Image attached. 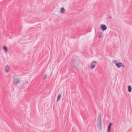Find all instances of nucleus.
I'll use <instances>...</instances> for the list:
<instances>
[{
  "instance_id": "obj_1",
  "label": "nucleus",
  "mask_w": 132,
  "mask_h": 132,
  "mask_svg": "<svg viewBox=\"0 0 132 132\" xmlns=\"http://www.w3.org/2000/svg\"><path fill=\"white\" fill-rule=\"evenodd\" d=\"M101 113L99 114L98 118V120L97 122V125L98 126L99 129L100 130H101L102 129V126L101 125Z\"/></svg>"
},
{
  "instance_id": "obj_2",
  "label": "nucleus",
  "mask_w": 132,
  "mask_h": 132,
  "mask_svg": "<svg viewBox=\"0 0 132 132\" xmlns=\"http://www.w3.org/2000/svg\"><path fill=\"white\" fill-rule=\"evenodd\" d=\"M13 83L15 85H17L20 82V79L19 78L14 77L13 80Z\"/></svg>"
},
{
  "instance_id": "obj_3",
  "label": "nucleus",
  "mask_w": 132,
  "mask_h": 132,
  "mask_svg": "<svg viewBox=\"0 0 132 132\" xmlns=\"http://www.w3.org/2000/svg\"><path fill=\"white\" fill-rule=\"evenodd\" d=\"M97 63V62L96 61H93L90 64V68L93 69H94Z\"/></svg>"
},
{
  "instance_id": "obj_4",
  "label": "nucleus",
  "mask_w": 132,
  "mask_h": 132,
  "mask_svg": "<svg viewBox=\"0 0 132 132\" xmlns=\"http://www.w3.org/2000/svg\"><path fill=\"white\" fill-rule=\"evenodd\" d=\"M116 67L118 68L121 67L125 68L124 65L122 63L120 62L116 63Z\"/></svg>"
},
{
  "instance_id": "obj_5",
  "label": "nucleus",
  "mask_w": 132,
  "mask_h": 132,
  "mask_svg": "<svg viewBox=\"0 0 132 132\" xmlns=\"http://www.w3.org/2000/svg\"><path fill=\"white\" fill-rule=\"evenodd\" d=\"M101 29L103 30H105L107 29V27L105 25L101 24Z\"/></svg>"
},
{
  "instance_id": "obj_6",
  "label": "nucleus",
  "mask_w": 132,
  "mask_h": 132,
  "mask_svg": "<svg viewBox=\"0 0 132 132\" xmlns=\"http://www.w3.org/2000/svg\"><path fill=\"white\" fill-rule=\"evenodd\" d=\"M9 67L8 65H7L6 66L5 68V70L6 73L8 72L9 71Z\"/></svg>"
},
{
  "instance_id": "obj_7",
  "label": "nucleus",
  "mask_w": 132,
  "mask_h": 132,
  "mask_svg": "<svg viewBox=\"0 0 132 132\" xmlns=\"http://www.w3.org/2000/svg\"><path fill=\"white\" fill-rule=\"evenodd\" d=\"M112 125V124L111 122H110L109 123L108 127V132H110L111 130V126Z\"/></svg>"
},
{
  "instance_id": "obj_8",
  "label": "nucleus",
  "mask_w": 132,
  "mask_h": 132,
  "mask_svg": "<svg viewBox=\"0 0 132 132\" xmlns=\"http://www.w3.org/2000/svg\"><path fill=\"white\" fill-rule=\"evenodd\" d=\"M65 11V9L64 7H61V9L60 12L61 13H63Z\"/></svg>"
},
{
  "instance_id": "obj_9",
  "label": "nucleus",
  "mask_w": 132,
  "mask_h": 132,
  "mask_svg": "<svg viewBox=\"0 0 132 132\" xmlns=\"http://www.w3.org/2000/svg\"><path fill=\"white\" fill-rule=\"evenodd\" d=\"M128 91L129 92H131V88L130 85L128 86Z\"/></svg>"
},
{
  "instance_id": "obj_10",
  "label": "nucleus",
  "mask_w": 132,
  "mask_h": 132,
  "mask_svg": "<svg viewBox=\"0 0 132 132\" xmlns=\"http://www.w3.org/2000/svg\"><path fill=\"white\" fill-rule=\"evenodd\" d=\"M3 49L5 52H6L7 51V48L6 46H4L3 47Z\"/></svg>"
},
{
  "instance_id": "obj_11",
  "label": "nucleus",
  "mask_w": 132,
  "mask_h": 132,
  "mask_svg": "<svg viewBox=\"0 0 132 132\" xmlns=\"http://www.w3.org/2000/svg\"><path fill=\"white\" fill-rule=\"evenodd\" d=\"M61 97V95H60L59 94L58 95L57 97V100H56L57 102H58V101L59 100Z\"/></svg>"
},
{
  "instance_id": "obj_12",
  "label": "nucleus",
  "mask_w": 132,
  "mask_h": 132,
  "mask_svg": "<svg viewBox=\"0 0 132 132\" xmlns=\"http://www.w3.org/2000/svg\"><path fill=\"white\" fill-rule=\"evenodd\" d=\"M117 60H114L113 61V62L114 63H117Z\"/></svg>"
},
{
  "instance_id": "obj_13",
  "label": "nucleus",
  "mask_w": 132,
  "mask_h": 132,
  "mask_svg": "<svg viewBox=\"0 0 132 132\" xmlns=\"http://www.w3.org/2000/svg\"><path fill=\"white\" fill-rule=\"evenodd\" d=\"M46 78V76H45V77L43 78V79H45Z\"/></svg>"
},
{
  "instance_id": "obj_14",
  "label": "nucleus",
  "mask_w": 132,
  "mask_h": 132,
  "mask_svg": "<svg viewBox=\"0 0 132 132\" xmlns=\"http://www.w3.org/2000/svg\"><path fill=\"white\" fill-rule=\"evenodd\" d=\"M98 37H100V38L101 37H102L101 36V35H98Z\"/></svg>"
},
{
  "instance_id": "obj_15",
  "label": "nucleus",
  "mask_w": 132,
  "mask_h": 132,
  "mask_svg": "<svg viewBox=\"0 0 132 132\" xmlns=\"http://www.w3.org/2000/svg\"><path fill=\"white\" fill-rule=\"evenodd\" d=\"M28 81H26V82H25V83H27V84L28 83Z\"/></svg>"
},
{
  "instance_id": "obj_16",
  "label": "nucleus",
  "mask_w": 132,
  "mask_h": 132,
  "mask_svg": "<svg viewBox=\"0 0 132 132\" xmlns=\"http://www.w3.org/2000/svg\"><path fill=\"white\" fill-rule=\"evenodd\" d=\"M109 18H111V16L109 17Z\"/></svg>"
}]
</instances>
